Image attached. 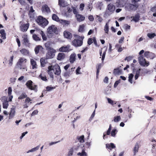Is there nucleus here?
I'll return each mask as SVG.
<instances>
[{"label":"nucleus","mask_w":156,"mask_h":156,"mask_svg":"<svg viewBox=\"0 0 156 156\" xmlns=\"http://www.w3.org/2000/svg\"><path fill=\"white\" fill-rule=\"evenodd\" d=\"M55 88V87H51V86H47L46 87V90L47 91H50L52 90L53 89Z\"/></svg>","instance_id":"4d7b16f0"},{"label":"nucleus","mask_w":156,"mask_h":156,"mask_svg":"<svg viewBox=\"0 0 156 156\" xmlns=\"http://www.w3.org/2000/svg\"><path fill=\"white\" fill-rule=\"evenodd\" d=\"M20 52L22 54L25 55H28L29 53V51L25 48L22 49V50H20Z\"/></svg>","instance_id":"7c9ffc66"},{"label":"nucleus","mask_w":156,"mask_h":156,"mask_svg":"<svg viewBox=\"0 0 156 156\" xmlns=\"http://www.w3.org/2000/svg\"><path fill=\"white\" fill-rule=\"evenodd\" d=\"M106 147L108 149L111 150L112 149L115 147V146L113 143H110V144H107L106 145Z\"/></svg>","instance_id":"cd10ccee"},{"label":"nucleus","mask_w":156,"mask_h":156,"mask_svg":"<svg viewBox=\"0 0 156 156\" xmlns=\"http://www.w3.org/2000/svg\"><path fill=\"white\" fill-rule=\"evenodd\" d=\"M2 101L3 102V108L4 109H7L9 106L8 101H7V97L4 96L2 99Z\"/></svg>","instance_id":"9b49d317"},{"label":"nucleus","mask_w":156,"mask_h":156,"mask_svg":"<svg viewBox=\"0 0 156 156\" xmlns=\"http://www.w3.org/2000/svg\"><path fill=\"white\" fill-rule=\"evenodd\" d=\"M109 21H108V22H107L105 25V26L104 27V30L105 31V33L106 34H108V32L109 31V25L108 23Z\"/></svg>","instance_id":"c85d7f7f"},{"label":"nucleus","mask_w":156,"mask_h":156,"mask_svg":"<svg viewBox=\"0 0 156 156\" xmlns=\"http://www.w3.org/2000/svg\"><path fill=\"white\" fill-rule=\"evenodd\" d=\"M65 57V55L64 53H60L58 54L57 56V59L58 60H61L63 59Z\"/></svg>","instance_id":"aec40b11"},{"label":"nucleus","mask_w":156,"mask_h":156,"mask_svg":"<svg viewBox=\"0 0 156 156\" xmlns=\"http://www.w3.org/2000/svg\"><path fill=\"white\" fill-rule=\"evenodd\" d=\"M52 18V19L57 22H60V20L59 19L58 17L55 14H53Z\"/></svg>","instance_id":"473e14b6"},{"label":"nucleus","mask_w":156,"mask_h":156,"mask_svg":"<svg viewBox=\"0 0 156 156\" xmlns=\"http://www.w3.org/2000/svg\"><path fill=\"white\" fill-rule=\"evenodd\" d=\"M95 110L93 112V113H92V114L91 115L90 118L89 119V120L90 121L91 120H92L95 114Z\"/></svg>","instance_id":"bf43d9fd"},{"label":"nucleus","mask_w":156,"mask_h":156,"mask_svg":"<svg viewBox=\"0 0 156 156\" xmlns=\"http://www.w3.org/2000/svg\"><path fill=\"white\" fill-rule=\"evenodd\" d=\"M27 95L25 93L22 94L19 98L18 99H23L25 98H27Z\"/></svg>","instance_id":"c03bdc74"},{"label":"nucleus","mask_w":156,"mask_h":156,"mask_svg":"<svg viewBox=\"0 0 156 156\" xmlns=\"http://www.w3.org/2000/svg\"><path fill=\"white\" fill-rule=\"evenodd\" d=\"M73 149L72 148L69 149L68 153V156H72L73 154Z\"/></svg>","instance_id":"3c124183"},{"label":"nucleus","mask_w":156,"mask_h":156,"mask_svg":"<svg viewBox=\"0 0 156 156\" xmlns=\"http://www.w3.org/2000/svg\"><path fill=\"white\" fill-rule=\"evenodd\" d=\"M133 76V75L132 74H130L129 76V81L131 83H132V79Z\"/></svg>","instance_id":"864d4df0"},{"label":"nucleus","mask_w":156,"mask_h":156,"mask_svg":"<svg viewBox=\"0 0 156 156\" xmlns=\"http://www.w3.org/2000/svg\"><path fill=\"white\" fill-rule=\"evenodd\" d=\"M112 129V126L111 124H110L109 127L106 132V134L109 135L110 134L111 131Z\"/></svg>","instance_id":"603ef678"},{"label":"nucleus","mask_w":156,"mask_h":156,"mask_svg":"<svg viewBox=\"0 0 156 156\" xmlns=\"http://www.w3.org/2000/svg\"><path fill=\"white\" fill-rule=\"evenodd\" d=\"M139 16L138 15H135L133 17L131 16V18H133L131 21H133L135 22H137L139 20Z\"/></svg>","instance_id":"f704fd0d"},{"label":"nucleus","mask_w":156,"mask_h":156,"mask_svg":"<svg viewBox=\"0 0 156 156\" xmlns=\"http://www.w3.org/2000/svg\"><path fill=\"white\" fill-rule=\"evenodd\" d=\"M139 144L136 143L133 149V151L134 155H135L136 153L138 152L139 148Z\"/></svg>","instance_id":"393cba45"},{"label":"nucleus","mask_w":156,"mask_h":156,"mask_svg":"<svg viewBox=\"0 0 156 156\" xmlns=\"http://www.w3.org/2000/svg\"><path fill=\"white\" fill-rule=\"evenodd\" d=\"M84 27V26L83 24L81 25H80L79 27V31L80 32H83V31Z\"/></svg>","instance_id":"5fc2aeb1"},{"label":"nucleus","mask_w":156,"mask_h":156,"mask_svg":"<svg viewBox=\"0 0 156 156\" xmlns=\"http://www.w3.org/2000/svg\"><path fill=\"white\" fill-rule=\"evenodd\" d=\"M54 70L55 72V74L57 75H59L61 73V70L60 66L58 65H56L54 67Z\"/></svg>","instance_id":"4468645a"},{"label":"nucleus","mask_w":156,"mask_h":156,"mask_svg":"<svg viewBox=\"0 0 156 156\" xmlns=\"http://www.w3.org/2000/svg\"><path fill=\"white\" fill-rule=\"evenodd\" d=\"M95 19L96 20H98L100 22H101L103 21V19L98 15L96 16V18Z\"/></svg>","instance_id":"de8ad7c7"},{"label":"nucleus","mask_w":156,"mask_h":156,"mask_svg":"<svg viewBox=\"0 0 156 156\" xmlns=\"http://www.w3.org/2000/svg\"><path fill=\"white\" fill-rule=\"evenodd\" d=\"M33 38L34 40L36 41H40V38L38 37L36 35H33Z\"/></svg>","instance_id":"6e6d98bb"},{"label":"nucleus","mask_w":156,"mask_h":156,"mask_svg":"<svg viewBox=\"0 0 156 156\" xmlns=\"http://www.w3.org/2000/svg\"><path fill=\"white\" fill-rule=\"evenodd\" d=\"M23 72H26L27 70V68L25 65H23L22 66L18 67Z\"/></svg>","instance_id":"a19ab883"},{"label":"nucleus","mask_w":156,"mask_h":156,"mask_svg":"<svg viewBox=\"0 0 156 156\" xmlns=\"http://www.w3.org/2000/svg\"><path fill=\"white\" fill-rule=\"evenodd\" d=\"M103 4L102 2H98L96 4V5L99 8V9L101 10V7L103 6Z\"/></svg>","instance_id":"49530a36"},{"label":"nucleus","mask_w":156,"mask_h":156,"mask_svg":"<svg viewBox=\"0 0 156 156\" xmlns=\"http://www.w3.org/2000/svg\"><path fill=\"white\" fill-rule=\"evenodd\" d=\"M70 46L67 45L66 46H62L59 49V51L60 52H69L72 50L70 48Z\"/></svg>","instance_id":"1a4fd4ad"},{"label":"nucleus","mask_w":156,"mask_h":156,"mask_svg":"<svg viewBox=\"0 0 156 156\" xmlns=\"http://www.w3.org/2000/svg\"><path fill=\"white\" fill-rule=\"evenodd\" d=\"M28 27L29 25L28 24H23L20 26V30L23 32L26 31L27 30Z\"/></svg>","instance_id":"f3484780"},{"label":"nucleus","mask_w":156,"mask_h":156,"mask_svg":"<svg viewBox=\"0 0 156 156\" xmlns=\"http://www.w3.org/2000/svg\"><path fill=\"white\" fill-rule=\"evenodd\" d=\"M121 120V117L120 116H115L114 117L113 121L115 122H118Z\"/></svg>","instance_id":"ea45409f"},{"label":"nucleus","mask_w":156,"mask_h":156,"mask_svg":"<svg viewBox=\"0 0 156 156\" xmlns=\"http://www.w3.org/2000/svg\"><path fill=\"white\" fill-rule=\"evenodd\" d=\"M76 17L77 21L79 22H81L83 21L85 19L84 16L80 14H76Z\"/></svg>","instance_id":"dca6fc26"},{"label":"nucleus","mask_w":156,"mask_h":156,"mask_svg":"<svg viewBox=\"0 0 156 156\" xmlns=\"http://www.w3.org/2000/svg\"><path fill=\"white\" fill-rule=\"evenodd\" d=\"M12 92V88L9 87L8 89V94L9 96V101H11L12 99L13 98V96L11 95Z\"/></svg>","instance_id":"4be33fe9"},{"label":"nucleus","mask_w":156,"mask_h":156,"mask_svg":"<svg viewBox=\"0 0 156 156\" xmlns=\"http://www.w3.org/2000/svg\"><path fill=\"white\" fill-rule=\"evenodd\" d=\"M138 60L140 65L142 66H147L149 65V62L147 61L142 55L139 57Z\"/></svg>","instance_id":"423d86ee"},{"label":"nucleus","mask_w":156,"mask_h":156,"mask_svg":"<svg viewBox=\"0 0 156 156\" xmlns=\"http://www.w3.org/2000/svg\"><path fill=\"white\" fill-rule=\"evenodd\" d=\"M33 83L32 81L30 80L27 81L26 83L27 88L31 90H34L36 92L37 91V85H34L33 86Z\"/></svg>","instance_id":"0eeeda50"},{"label":"nucleus","mask_w":156,"mask_h":156,"mask_svg":"<svg viewBox=\"0 0 156 156\" xmlns=\"http://www.w3.org/2000/svg\"><path fill=\"white\" fill-rule=\"evenodd\" d=\"M115 7L112 4H109L107 7V10L106 11L105 15L108 16L111 15L115 10Z\"/></svg>","instance_id":"20e7f679"},{"label":"nucleus","mask_w":156,"mask_h":156,"mask_svg":"<svg viewBox=\"0 0 156 156\" xmlns=\"http://www.w3.org/2000/svg\"><path fill=\"white\" fill-rule=\"evenodd\" d=\"M58 4L60 6L62 7H65L67 5V4L63 0H59Z\"/></svg>","instance_id":"c756f323"},{"label":"nucleus","mask_w":156,"mask_h":156,"mask_svg":"<svg viewBox=\"0 0 156 156\" xmlns=\"http://www.w3.org/2000/svg\"><path fill=\"white\" fill-rule=\"evenodd\" d=\"M117 132V130L116 129H112L111 132H110L111 135L112 136L115 137V136L116 133Z\"/></svg>","instance_id":"58836bf2"},{"label":"nucleus","mask_w":156,"mask_h":156,"mask_svg":"<svg viewBox=\"0 0 156 156\" xmlns=\"http://www.w3.org/2000/svg\"><path fill=\"white\" fill-rule=\"evenodd\" d=\"M19 2L22 5H25L26 3L24 0H18Z\"/></svg>","instance_id":"0e129e2a"},{"label":"nucleus","mask_w":156,"mask_h":156,"mask_svg":"<svg viewBox=\"0 0 156 156\" xmlns=\"http://www.w3.org/2000/svg\"><path fill=\"white\" fill-rule=\"evenodd\" d=\"M41 66L42 67H44L45 64V60L44 58H41L40 59Z\"/></svg>","instance_id":"a18cd8bd"},{"label":"nucleus","mask_w":156,"mask_h":156,"mask_svg":"<svg viewBox=\"0 0 156 156\" xmlns=\"http://www.w3.org/2000/svg\"><path fill=\"white\" fill-rule=\"evenodd\" d=\"M42 9L43 12H46L48 13L50 12V10L47 5H45L43 6Z\"/></svg>","instance_id":"b1692460"},{"label":"nucleus","mask_w":156,"mask_h":156,"mask_svg":"<svg viewBox=\"0 0 156 156\" xmlns=\"http://www.w3.org/2000/svg\"><path fill=\"white\" fill-rule=\"evenodd\" d=\"M43 49V48L41 46L38 45L35 47L34 49L35 52L36 54L39 53L40 51H41Z\"/></svg>","instance_id":"5701e85b"},{"label":"nucleus","mask_w":156,"mask_h":156,"mask_svg":"<svg viewBox=\"0 0 156 156\" xmlns=\"http://www.w3.org/2000/svg\"><path fill=\"white\" fill-rule=\"evenodd\" d=\"M47 31V36L50 38L54 34L57 33V29L55 25H52L48 27Z\"/></svg>","instance_id":"f03ea898"},{"label":"nucleus","mask_w":156,"mask_h":156,"mask_svg":"<svg viewBox=\"0 0 156 156\" xmlns=\"http://www.w3.org/2000/svg\"><path fill=\"white\" fill-rule=\"evenodd\" d=\"M14 58V56L12 55L10 57L9 60L8 64L9 66H12L13 64V61Z\"/></svg>","instance_id":"c9c22d12"},{"label":"nucleus","mask_w":156,"mask_h":156,"mask_svg":"<svg viewBox=\"0 0 156 156\" xmlns=\"http://www.w3.org/2000/svg\"><path fill=\"white\" fill-rule=\"evenodd\" d=\"M54 68H53L52 66H49L48 68V74H50V71H52V69H53Z\"/></svg>","instance_id":"69168bd1"},{"label":"nucleus","mask_w":156,"mask_h":156,"mask_svg":"<svg viewBox=\"0 0 156 156\" xmlns=\"http://www.w3.org/2000/svg\"><path fill=\"white\" fill-rule=\"evenodd\" d=\"M107 100L109 103L111 105H113L114 103V101L112 100L111 99L108 98Z\"/></svg>","instance_id":"052dcab7"},{"label":"nucleus","mask_w":156,"mask_h":156,"mask_svg":"<svg viewBox=\"0 0 156 156\" xmlns=\"http://www.w3.org/2000/svg\"><path fill=\"white\" fill-rule=\"evenodd\" d=\"M84 38L83 36H78V39H74L72 41V44L75 47H80L83 44V40Z\"/></svg>","instance_id":"7ed1b4c3"},{"label":"nucleus","mask_w":156,"mask_h":156,"mask_svg":"<svg viewBox=\"0 0 156 156\" xmlns=\"http://www.w3.org/2000/svg\"><path fill=\"white\" fill-rule=\"evenodd\" d=\"M107 49V47L106 48V50H105V51H104V52H103V53L102 55V57H101V60L102 61H103L105 59V53H106V51Z\"/></svg>","instance_id":"680f3d73"},{"label":"nucleus","mask_w":156,"mask_h":156,"mask_svg":"<svg viewBox=\"0 0 156 156\" xmlns=\"http://www.w3.org/2000/svg\"><path fill=\"white\" fill-rule=\"evenodd\" d=\"M24 43L26 45H27L29 43V40L27 39V35H24L23 36Z\"/></svg>","instance_id":"72a5a7b5"},{"label":"nucleus","mask_w":156,"mask_h":156,"mask_svg":"<svg viewBox=\"0 0 156 156\" xmlns=\"http://www.w3.org/2000/svg\"><path fill=\"white\" fill-rule=\"evenodd\" d=\"M56 52V51L55 49L52 48H49L48 52L46 54V58L50 59L53 58Z\"/></svg>","instance_id":"39448f33"},{"label":"nucleus","mask_w":156,"mask_h":156,"mask_svg":"<svg viewBox=\"0 0 156 156\" xmlns=\"http://www.w3.org/2000/svg\"><path fill=\"white\" fill-rule=\"evenodd\" d=\"M76 55L75 53L72 54L70 56L69 61L71 63H73L76 60Z\"/></svg>","instance_id":"a211bd4d"},{"label":"nucleus","mask_w":156,"mask_h":156,"mask_svg":"<svg viewBox=\"0 0 156 156\" xmlns=\"http://www.w3.org/2000/svg\"><path fill=\"white\" fill-rule=\"evenodd\" d=\"M138 7V5L137 4H131L128 6V8L129 10H135Z\"/></svg>","instance_id":"2eb2a0df"},{"label":"nucleus","mask_w":156,"mask_h":156,"mask_svg":"<svg viewBox=\"0 0 156 156\" xmlns=\"http://www.w3.org/2000/svg\"><path fill=\"white\" fill-rule=\"evenodd\" d=\"M120 73V71L119 70V68L115 69H114L113 71V73L115 75H118Z\"/></svg>","instance_id":"37998d69"},{"label":"nucleus","mask_w":156,"mask_h":156,"mask_svg":"<svg viewBox=\"0 0 156 156\" xmlns=\"http://www.w3.org/2000/svg\"><path fill=\"white\" fill-rule=\"evenodd\" d=\"M84 136L82 135L81 136H78L77 137L78 141L80 143H83L84 142Z\"/></svg>","instance_id":"e433bc0d"},{"label":"nucleus","mask_w":156,"mask_h":156,"mask_svg":"<svg viewBox=\"0 0 156 156\" xmlns=\"http://www.w3.org/2000/svg\"><path fill=\"white\" fill-rule=\"evenodd\" d=\"M73 11L74 14L76 15V14H78V13L76 8L74 7H73Z\"/></svg>","instance_id":"e2e57ef3"},{"label":"nucleus","mask_w":156,"mask_h":156,"mask_svg":"<svg viewBox=\"0 0 156 156\" xmlns=\"http://www.w3.org/2000/svg\"><path fill=\"white\" fill-rule=\"evenodd\" d=\"M81 68L80 67H78L76 70V74H80L81 73L80 72Z\"/></svg>","instance_id":"774afa93"},{"label":"nucleus","mask_w":156,"mask_h":156,"mask_svg":"<svg viewBox=\"0 0 156 156\" xmlns=\"http://www.w3.org/2000/svg\"><path fill=\"white\" fill-rule=\"evenodd\" d=\"M16 114V109L14 107H12L11 108V110L9 113V119H12L15 116Z\"/></svg>","instance_id":"9d476101"},{"label":"nucleus","mask_w":156,"mask_h":156,"mask_svg":"<svg viewBox=\"0 0 156 156\" xmlns=\"http://www.w3.org/2000/svg\"><path fill=\"white\" fill-rule=\"evenodd\" d=\"M62 25L65 26H68L70 24V22L68 20H61L59 22Z\"/></svg>","instance_id":"a878e982"},{"label":"nucleus","mask_w":156,"mask_h":156,"mask_svg":"<svg viewBox=\"0 0 156 156\" xmlns=\"http://www.w3.org/2000/svg\"><path fill=\"white\" fill-rule=\"evenodd\" d=\"M27 61V60L25 58L20 57L19 59L17 65L18 67L25 65L24 64L26 63Z\"/></svg>","instance_id":"6e6552de"},{"label":"nucleus","mask_w":156,"mask_h":156,"mask_svg":"<svg viewBox=\"0 0 156 156\" xmlns=\"http://www.w3.org/2000/svg\"><path fill=\"white\" fill-rule=\"evenodd\" d=\"M78 155H80V156H87L86 153L83 150L82 151L81 153H77Z\"/></svg>","instance_id":"8fccbe9b"},{"label":"nucleus","mask_w":156,"mask_h":156,"mask_svg":"<svg viewBox=\"0 0 156 156\" xmlns=\"http://www.w3.org/2000/svg\"><path fill=\"white\" fill-rule=\"evenodd\" d=\"M30 63L32 66V69H36L37 68V65L36 62L33 59H31L30 60Z\"/></svg>","instance_id":"412c9836"},{"label":"nucleus","mask_w":156,"mask_h":156,"mask_svg":"<svg viewBox=\"0 0 156 156\" xmlns=\"http://www.w3.org/2000/svg\"><path fill=\"white\" fill-rule=\"evenodd\" d=\"M36 21L37 24L43 27L46 26L48 23V21L46 19L41 16H38Z\"/></svg>","instance_id":"f257e3e1"},{"label":"nucleus","mask_w":156,"mask_h":156,"mask_svg":"<svg viewBox=\"0 0 156 156\" xmlns=\"http://www.w3.org/2000/svg\"><path fill=\"white\" fill-rule=\"evenodd\" d=\"M93 43V39L92 38H89L87 41V44L89 45H90Z\"/></svg>","instance_id":"338daca9"},{"label":"nucleus","mask_w":156,"mask_h":156,"mask_svg":"<svg viewBox=\"0 0 156 156\" xmlns=\"http://www.w3.org/2000/svg\"><path fill=\"white\" fill-rule=\"evenodd\" d=\"M64 37L68 39H71L72 37V35L71 33L67 31H65L64 32Z\"/></svg>","instance_id":"6ab92c4d"},{"label":"nucleus","mask_w":156,"mask_h":156,"mask_svg":"<svg viewBox=\"0 0 156 156\" xmlns=\"http://www.w3.org/2000/svg\"><path fill=\"white\" fill-rule=\"evenodd\" d=\"M34 12V10L33 9V6L30 7L29 13V15L30 17H32L33 16L32 13Z\"/></svg>","instance_id":"4c0bfd02"},{"label":"nucleus","mask_w":156,"mask_h":156,"mask_svg":"<svg viewBox=\"0 0 156 156\" xmlns=\"http://www.w3.org/2000/svg\"><path fill=\"white\" fill-rule=\"evenodd\" d=\"M125 4V2L123 0H121L119 2V5L121 6H123Z\"/></svg>","instance_id":"13d9d810"},{"label":"nucleus","mask_w":156,"mask_h":156,"mask_svg":"<svg viewBox=\"0 0 156 156\" xmlns=\"http://www.w3.org/2000/svg\"><path fill=\"white\" fill-rule=\"evenodd\" d=\"M39 77L43 81H46L47 80L46 77L44 75H42L41 74L39 75Z\"/></svg>","instance_id":"09e8293b"},{"label":"nucleus","mask_w":156,"mask_h":156,"mask_svg":"<svg viewBox=\"0 0 156 156\" xmlns=\"http://www.w3.org/2000/svg\"><path fill=\"white\" fill-rule=\"evenodd\" d=\"M39 147L40 146H38L36 147L33 148H32L31 149L29 150L27 152V153H28L30 152H32L35 151H36L38 150L39 149Z\"/></svg>","instance_id":"2f4dec72"},{"label":"nucleus","mask_w":156,"mask_h":156,"mask_svg":"<svg viewBox=\"0 0 156 156\" xmlns=\"http://www.w3.org/2000/svg\"><path fill=\"white\" fill-rule=\"evenodd\" d=\"M144 55L145 57L150 59H153L155 57V55L154 54L147 51L145 52Z\"/></svg>","instance_id":"f8f14e48"},{"label":"nucleus","mask_w":156,"mask_h":156,"mask_svg":"<svg viewBox=\"0 0 156 156\" xmlns=\"http://www.w3.org/2000/svg\"><path fill=\"white\" fill-rule=\"evenodd\" d=\"M147 36L150 39H152L154 38L155 36H156V34L155 33H148L147 34Z\"/></svg>","instance_id":"79ce46f5"},{"label":"nucleus","mask_w":156,"mask_h":156,"mask_svg":"<svg viewBox=\"0 0 156 156\" xmlns=\"http://www.w3.org/2000/svg\"><path fill=\"white\" fill-rule=\"evenodd\" d=\"M0 34L1 37L3 39H5L6 38V34L4 30L2 29L0 30Z\"/></svg>","instance_id":"bb28decb"},{"label":"nucleus","mask_w":156,"mask_h":156,"mask_svg":"<svg viewBox=\"0 0 156 156\" xmlns=\"http://www.w3.org/2000/svg\"><path fill=\"white\" fill-rule=\"evenodd\" d=\"M32 101L29 97L27 98L24 102V104L23 105V108H26L28 107L29 106L31 103V101Z\"/></svg>","instance_id":"ddd939ff"}]
</instances>
